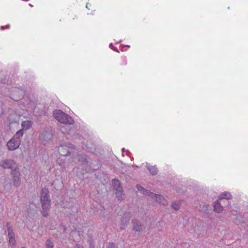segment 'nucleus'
<instances>
[{
	"label": "nucleus",
	"instance_id": "obj_1",
	"mask_svg": "<svg viewBox=\"0 0 248 248\" xmlns=\"http://www.w3.org/2000/svg\"><path fill=\"white\" fill-rule=\"evenodd\" d=\"M49 192L47 189L44 188L41 193V202L42 207V214L46 217L48 215V211L50 207V200L49 197Z\"/></svg>",
	"mask_w": 248,
	"mask_h": 248
},
{
	"label": "nucleus",
	"instance_id": "obj_2",
	"mask_svg": "<svg viewBox=\"0 0 248 248\" xmlns=\"http://www.w3.org/2000/svg\"><path fill=\"white\" fill-rule=\"evenodd\" d=\"M54 118L60 123L71 124L74 123V120L69 115L64 113L61 110H56L53 112Z\"/></svg>",
	"mask_w": 248,
	"mask_h": 248
},
{
	"label": "nucleus",
	"instance_id": "obj_3",
	"mask_svg": "<svg viewBox=\"0 0 248 248\" xmlns=\"http://www.w3.org/2000/svg\"><path fill=\"white\" fill-rule=\"evenodd\" d=\"M137 187L138 190L142 192L143 194L151 196L152 199L155 198V201L158 203L162 204L164 205L167 204V201L161 195L150 193L140 185H137Z\"/></svg>",
	"mask_w": 248,
	"mask_h": 248
},
{
	"label": "nucleus",
	"instance_id": "obj_4",
	"mask_svg": "<svg viewBox=\"0 0 248 248\" xmlns=\"http://www.w3.org/2000/svg\"><path fill=\"white\" fill-rule=\"evenodd\" d=\"M20 142L19 137H13L7 142V146L9 150H15L19 147Z\"/></svg>",
	"mask_w": 248,
	"mask_h": 248
},
{
	"label": "nucleus",
	"instance_id": "obj_5",
	"mask_svg": "<svg viewBox=\"0 0 248 248\" xmlns=\"http://www.w3.org/2000/svg\"><path fill=\"white\" fill-rule=\"evenodd\" d=\"M112 184L114 189H115V194L119 199H122L123 195V191L122 186L120 185V181L117 179H113L112 181Z\"/></svg>",
	"mask_w": 248,
	"mask_h": 248
},
{
	"label": "nucleus",
	"instance_id": "obj_6",
	"mask_svg": "<svg viewBox=\"0 0 248 248\" xmlns=\"http://www.w3.org/2000/svg\"><path fill=\"white\" fill-rule=\"evenodd\" d=\"M0 165L4 169H17L16 163L12 159H6L2 161L0 163Z\"/></svg>",
	"mask_w": 248,
	"mask_h": 248
},
{
	"label": "nucleus",
	"instance_id": "obj_7",
	"mask_svg": "<svg viewBox=\"0 0 248 248\" xmlns=\"http://www.w3.org/2000/svg\"><path fill=\"white\" fill-rule=\"evenodd\" d=\"M11 174L13 177L14 185L16 186H18L20 183V173L18 169H15L12 170Z\"/></svg>",
	"mask_w": 248,
	"mask_h": 248
},
{
	"label": "nucleus",
	"instance_id": "obj_8",
	"mask_svg": "<svg viewBox=\"0 0 248 248\" xmlns=\"http://www.w3.org/2000/svg\"><path fill=\"white\" fill-rule=\"evenodd\" d=\"M73 149L67 145H62L58 149L59 154L62 156L67 155Z\"/></svg>",
	"mask_w": 248,
	"mask_h": 248
},
{
	"label": "nucleus",
	"instance_id": "obj_9",
	"mask_svg": "<svg viewBox=\"0 0 248 248\" xmlns=\"http://www.w3.org/2000/svg\"><path fill=\"white\" fill-rule=\"evenodd\" d=\"M23 96L22 91L20 90H17L14 91L12 94V99L18 101L19 99H20Z\"/></svg>",
	"mask_w": 248,
	"mask_h": 248
},
{
	"label": "nucleus",
	"instance_id": "obj_10",
	"mask_svg": "<svg viewBox=\"0 0 248 248\" xmlns=\"http://www.w3.org/2000/svg\"><path fill=\"white\" fill-rule=\"evenodd\" d=\"M133 230L136 232H140L142 230V226L137 220H133Z\"/></svg>",
	"mask_w": 248,
	"mask_h": 248
},
{
	"label": "nucleus",
	"instance_id": "obj_11",
	"mask_svg": "<svg viewBox=\"0 0 248 248\" xmlns=\"http://www.w3.org/2000/svg\"><path fill=\"white\" fill-rule=\"evenodd\" d=\"M223 207L221 206L220 203L218 202V200H217L216 202H215L214 205V211L217 213H220L222 211Z\"/></svg>",
	"mask_w": 248,
	"mask_h": 248
},
{
	"label": "nucleus",
	"instance_id": "obj_12",
	"mask_svg": "<svg viewBox=\"0 0 248 248\" xmlns=\"http://www.w3.org/2000/svg\"><path fill=\"white\" fill-rule=\"evenodd\" d=\"M232 196L231 194L228 192H225L222 193L219 197V200H221L223 199H227L229 200L231 199Z\"/></svg>",
	"mask_w": 248,
	"mask_h": 248
},
{
	"label": "nucleus",
	"instance_id": "obj_13",
	"mask_svg": "<svg viewBox=\"0 0 248 248\" xmlns=\"http://www.w3.org/2000/svg\"><path fill=\"white\" fill-rule=\"evenodd\" d=\"M6 226L7 227V231H8V238H15V234L13 232V229L11 228V227L10 226V223H7Z\"/></svg>",
	"mask_w": 248,
	"mask_h": 248
},
{
	"label": "nucleus",
	"instance_id": "obj_14",
	"mask_svg": "<svg viewBox=\"0 0 248 248\" xmlns=\"http://www.w3.org/2000/svg\"><path fill=\"white\" fill-rule=\"evenodd\" d=\"M22 127L23 129L27 130L32 125V122L30 121H25L22 122Z\"/></svg>",
	"mask_w": 248,
	"mask_h": 248
},
{
	"label": "nucleus",
	"instance_id": "obj_15",
	"mask_svg": "<svg viewBox=\"0 0 248 248\" xmlns=\"http://www.w3.org/2000/svg\"><path fill=\"white\" fill-rule=\"evenodd\" d=\"M148 170L150 173L153 175H155L157 173V169L156 167L154 166H151L148 168Z\"/></svg>",
	"mask_w": 248,
	"mask_h": 248
},
{
	"label": "nucleus",
	"instance_id": "obj_16",
	"mask_svg": "<svg viewBox=\"0 0 248 248\" xmlns=\"http://www.w3.org/2000/svg\"><path fill=\"white\" fill-rule=\"evenodd\" d=\"M46 248H53V244L51 240H47L46 241Z\"/></svg>",
	"mask_w": 248,
	"mask_h": 248
},
{
	"label": "nucleus",
	"instance_id": "obj_17",
	"mask_svg": "<svg viewBox=\"0 0 248 248\" xmlns=\"http://www.w3.org/2000/svg\"><path fill=\"white\" fill-rule=\"evenodd\" d=\"M9 243L11 247H14L16 244L15 238H12L9 239Z\"/></svg>",
	"mask_w": 248,
	"mask_h": 248
},
{
	"label": "nucleus",
	"instance_id": "obj_18",
	"mask_svg": "<svg viewBox=\"0 0 248 248\" xmlns=\"http://www.w3.org/2000/svg\"><path fill=\"white\" fill-rule=\"evenodd\" d=\"M23 133L22 130H20L16 133V135H15V136L14 137H16V138L19 137V139H20V138L21 137H22L23 136Z\"/></svg>",
	"mask_w": 248,
	"mask_h": 248
},
{
	"label": "nucleus",
	"instance_id": "obj_19",
	"mask_svg": "<svg viewBox=\"0 0 248 248\" xmlns=\"http://www.w3.org/2000/svg\"><path fill=\"white\" fill-rule=\"evenodd\" d=\"M172 207L175 210H177L179 209V205L176 203H173L172 204Z\"/></svg>",
	"mask_w": 248,
	"mask_h": 248
},
{
	"label": "nucleus",
	"instance_id": "obj_20",
	"mask_svg": "<svg viewBox=\"0 0 248 248\" xmlns=\"http://www.w3.org/2000/svg\"><path fill=\"white\" fill-rule=\"evenodd\" d=\"M122 62H123V65H126V59L125 57H123L122 58Z\"/></svg>",
	"mask_w": 248,
	"mask_h": 248
},
{
	"label": "nucleus",
	"instance_id": "obj_21",
	"mask_svg": "<svg viewBox=\"0 0 248 248\" xmlns=\"http://www.w3.org/2000/svg\"><path fill=\"white\" fill-rule=\"evenodd\" d=\"M114 248V244L113 243H111V244H109L108 248Z\"/></svg>",
	"mask_w": 248,
	"mask_h": 248
},
{
	"label": "nucleus",
	"instance_id": "obj_22",
	"mask_svg": "<svg viewBox=\"0 0 248 248\" xmlns=\"http://www.w3.org/2000/svg\"><path fill=\"white\" fill-rule=\"evenodd\" d=\"M2 113V108L1 107H0V114H1Z\"/></svg>",
	"mask_w": 248,
	"mask_h": 248
},
{
	"label": "nucleus",
	"instance_id": "obj_23",
	"mask_svg": "<svg viewBox=\"0 0 248 248\" xmlns=\"http://www.w3.org/2000/svg\"><path fill=\"white\" fill-rule=\"evenodd\" d=\"M128 215H127V214H124V217H124V218H126L127 217H128Z\"/></svg>",
	"mask_w": 248,
	"mask_h": 248
},
{
	"label": "nucleus",
	"instance_id": "obj_24",
	"mask_svg": "<svg viewBox=\"0 0 248 248\" xmlns=\"http://www.w3.org/2000/svg\"><path fill=\"white\" fill-rule=\"evenodd\" d=\"M4 29H5V28H4L3 26H1V27H0V29H1V30H4Z\"/></svg>",
	"mask_w": 248,
	"mask_h": 248
},
{
	"label": "nucleus",
	"instance_id": "obj_25",
	"mask_svg": "<svg viewBox=\"0 0 248 248\" xmlns=\"http://www.w3.org/2000/svg\"><path fill=\"white\" fill-rule=\"evenodd\" d=\"M9 27H10V26H9V25H7V26L6 28H7V29H8V28H9Z\"/></svg>",
	"mask_w": 248,
	"mask_h": 248
},
{
	"label": "nucleus",
	"instance_id": "obj_26",
	"mask_svg": "<svg viewBox=\"0 0 248 248\" xmlns=\"http://www.w3.org/2000/svg\"><path fill=\"white\" fill-rule=\"evenodd\" d=\"M25 248V247H22V248Z\"/></svg>",
	"mask_w": 248,
	"mask_h": 248
}]
</instances>
